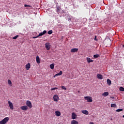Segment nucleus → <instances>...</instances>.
Listing matches in <instances>:
<instances>
[{
    "mask_svg": "<svg viewBox=\"0 0 124 124\" xmlns=\"http://www.w3.org/2000/svg\"><path fill=\"white\" fill-rule=\"evenodd\" d=\"M55 115H56V116H57V117H60V116H61V112H60L59 111H56Z\"/></svg>",
    "mask_w": 124,
    "mask_h": 124,
    "instance_id": "nucleus-15",
    "label": "nucleus"
},
{
    "mask_svg": "<svg viewBox=\"0 0 124 124\" xmlns=\"http://www.w3.org/2000/svg\"><path fill=\"white\" fill-rule=\"evenodd\" d=\"M8 121H9V117H5L2 120L0 121V124H6L8 123Z\"/></svg>",
    "mask_w": 124,
    "mask_h": 124,
    "instance_id": "nucleus-1",
    "label": "nucleus"
},
{
    "mask_svg": "<svg viewBox=\"0 0 124 124\" xmlns=\"http://www.w3.org/2000/svg\"><path fill=\"white\" fill-rule=\"evenodd\" d=\"M123 47H124V45H123Z\"/></svg>",
    "mask_w": 124,
    "mask_h": 124,
    "instance_id": "nucleus-39",
    "label": "nucleus"
},
{
    "mask_svg": "<svg viewBox=\"0 0 124 124\" xmlns=\"http://www.w3.org/2000/svg\"><path fill=\"white\" fill-rule=\"evenodd\" d=\"M20 109L21 110H23V111H27L28 110V109H29V108H28V106H21L20 107Z\"/></svg>",
    "mask_w": 124,
    "mask_h": 124,
    "instance_id": "nucleus-6",
    "label": "nucleus"
},
{
    "mask_svg": "<svg viewBox=\"0 0 124 124\" xmlns=\"http://www.w3.org/2000/svg\"><path fill=\"white\" fill-rule=\"evenodd\" d=\"M36 60L37 63H40V59L39 58V56L36 57Z\"/></svg>",
    "mask_w": 124,
    "mask_h": 124,
    "instance_id": "nucleus-17",
    "label": "nucleus"
},
{
    "mask_svg": "<svg viewBox=\"0 0 124 124\" xmlns=\"http://www.w3.org/2000/svg\"><path fill=\"white\" fill-rule=\"evenodd\" d=\"M55 90H58V88L55 87V88H52V89H51V91H55Z\"/></svg>",
    "mask_w": 124,
    "mask_h": 124,
    "instance_id": "nucleus-30",
    "label": "nucleus"
},
{
    "mask_svg": "<svg viewBox=\"0 0 124 124\" xmlns=\"http://www.w3.org/2000/svg\"><path fill=\"white\" fill-rule=\"evenodd\" d=\"M24 7H31V9L32 6L30 5L25 4L24 5Z\"/></svg>",
    "mask_w": 124,
    "mask_h": 124,
    "instance_id": "nucleus-27",
    "label": "nucleus"
},
{
    "mask_svg": "<svg viewBox=\"0 0 124 124\" xmlns=\"http://www.w3.org/2000/svg\"><path fill=\"white\" fill-rule=\"evenodd\" d=\"M86 60H87V62H88V63H90V62H93V60L91 59V58L89 57H87L86 58Z\"/></svg>",
    "mask_w": 124,
    "mask_h": 124,
    "instance_id": "nucleus-9",
    "label": "nucleus"
},
{
    "mask_svg": "<svg viewBox=\"0 0 124 124\" xmlns=\"http://www.w3.org/2000/svg\"><path fill=\"white\" fill-rule=\"evenodd\" d=\"M38 38V35L36 37H33V39H35V38Z\"/></svg>",
    "mask_w": 124,
    "mask_h": 124,
    "instance_id": "nucleus-34",
    "label": "nucleus"
},
{
    "mask_svg": "<svg viewBox=\"0 0 124 124\" xmlns=\"http://www.w3.org/2000/svg\"><path fill=\"white\" fill-rule=\"evenodd\" d=\"M82 113L83 114H84V115H89V111L87 110H83L82 111Z\"/></svg>",
    "mask_w": 124,
    "mask_h": 124,
    "instance_id": "nucleus-14",
    "label": "nucleus"
},
{
    "mask_svg": "<svg viewBox=\"0 0 124 124\" xmlns=\"http://www.w3.org/2000/svg\"><path fill=\"white\" fill-rule=\"evenodd\" d=\"M48 34H52L53 33V31L52 30H50L47 32Z\"/></svg>",
    "mask_w": 124,
    "mask_h": 124,
    "instance_id": "nucleus-28",
    "label": "nucleus"
},
{
    "mask_svg": "<svg viewBox=\"0 0 124 124\" xmlns=\"http://www.w3.org/2000/svg\"><path fill=\"white\" fill-rule=\"evenodd\" d=\"M45 47L47 51H49V50H50V48H51V45L48 43H46L45 44Z\"/></svg>",
    "mask_w": 124,
    "mask_h": 124,
    "instance_id": "nucleus-4",
    "label": "nucleus"
},
{
    "mask_svg": "<svg viewBox=\"0 0 124 124\" xmlns=\"http://www.w3.org/2000/svg\"><path fill=\"white\" fill-rule=\"evenodd\" d=\"M77 118V115H76V114L74 112H73L72 114V119L73 120H75V119H76Z\"/></svg>",
    "mask_w": 124,
    "mask_h": 124,
    "instance_id": "nucleus-8",
    "label": "nucleus"
},
{
    "mask_svg": "<svg viewBox=\"0 0 124 124\" xmlns=\"http://www.w3.org/2000/svg\"><path fill=\"white\" fill-rule=\"evenodd\" d=\"M46 32H47V31H44L43 32L40 33L39 34V35H38V37H39V36H42V35H44V34H45V33H46Z\"/></svg>",
    "mask_w": 124,
    "mask_h": 124,
    "instance_id": "nucleus-12",
    "label": "nucleus"
},
{
    "mask_svg": "<svg viewBox=\"0 0 124 124\" xmlns=\"http://www.w3.org/2000/svg\"><path fill=\"white\" fill-rule=\"evenodd\" d=\"M54 78H55V77H57V76H56V75L53 77Z\"/></svg>",
    "mask_w": 124,
    "mask_h": 124,
    "instance_id": "nucleus-37",
    "label": "nucleus"
},
{
    "mask_svg": "<svg viewBox=\"0 0 124 124\" xmlns=\"http://www.w3.org/2000/svg\"><path fill=\"white\" fill-rule=\"evenodd\" d=\"M56 76H60L59 73L56 74Z\"/></svg>",
    "mask_w": 124,
    "mask_h": 124,
    "instance_id": "nucleus-35",
    "label": "nucleus"
},
{
    "mask_svg": "<svg viewBox=\"0 0 124 124\" xmlns=\"http://www.w3.org/2000/svg\"><path fill=\"white\" fill-rule=\"evenodd\" d=\"M93 58L96 59L97 58H99V54H95L93 55Z\"/></svg>",
    "mask_w": 124,
    "mask_h": 124,
    "instance_id": "nucleus-24",
    "label": "nucleus"
},
{
    "mask_svg": "<svg viewBox=\"0 0 124 124\" xmlns=\"http://www.w3.org/2000/svg\"><path fill=\"white\" fill-rule=\"evenodd\" d=\"M26 105L27 107H29V108H32V105L31 104V102L30 101H27L26 102Z\"/></svg>",
    "mask_w": 124,
    "mask_h": 124,
    "instance_id": "nucleus-5",
    "label": "nucleus"
},
{
    "mask_svg": "<svg viewBox=\"0 0 124 124\" xmlns=\"http://www.w3.org/2000/svg\"><path fill=\"white\" fill-rule=\"evenodd\" d=\"M8 103L11 110H13V109H14V106H13L12 102H11L10 101H8Z\"/></svg>",
    "mask_w": 124,
    "mask_h": 124,
    "instance_id": "nucleus-3",
    "label": "nucleus"
},
{
    "mask_svg": "<svg viewBox=\"0 0 124 124\" xmlns=\"http://www.w3.org/2000/svg\"><path fill=\"white\" fill-rule=\"evenodd\" d=\"M62 89L64 90L65 91H66L67 90V89L64 86H62Z\"/></svg>",
    "mask_w": 124,
    "mask_h": 124,
    "instance_id": "nucleus-31",
    "label": "nucleus"
},
{
    "mask_svg": "<svg viewBox=\"0 0 124 124\" xmlns=\"http://www.w3.org/2000/svg\"><path fill=\"white\" fill-rule=\"evenodd\" d=\"M89 124H93V122H90Z\"/></svg>",
    "mask_w": 124,
    "mask_h": 124,
    "instance_id": "nucleus-36",
    "label": "nucleus"
},
{
    "mask_svg": "<svg viewBox=\"0 0 124 124\" xmlns=\"http://www.w3.org/2000/svg\"><path fill=\"white\" fill-rule=\"evenodd\" d=\"M97 77L98 79H100L101 80H102V79H103V77H102V75H100L99 74L97 75Z\"/></svg>",
    "mask_w": 124,
    "mask_h": 124,
    "instance_id": "nucleus-13",
    "label": "nucleus"
},
{
    "mask_svg": "<svg viewBox=\"0 0 124 124\" xmlns=\"http://www.w3.org/2000/svg\"><path fill=\"white\" fill-rule=\"evenodd\" d=\"M71 53H75V52H78V48H74L71 49Z\"/></svg>",
    "mask_w": 124,
    "mask_h": 124,
    "instance_id": "nucleus-11",
    "label": "nucleus"
},
{
    "mask_svg": "<svg viewBox=\"0 0 124 124\" xmlns=\"http://www.w3.org/2000/svg\"><path fill=\"white\" fill-rule=\"evenodd\" d=\"M84 99L87 100V102H93V98L91 96H85Z\"/></svg>",
    "mask_w": 124,
    "mask_h": 124,
    "instance_id": "nucleus-2",
    "label": "nucleus"
},
{
    "mask_svg": "<svg viewBox=\"0 0 124 124\" xmlns=\"http://www.w3.org/2000/svg\"><path fill=\"white\" fill-rule=\"evenodd\" d=\"M8 83L10 86H12V82H11V80H10V79L8 80Z\"/></svg>",
    "mask_w": 124,
    "mask_h": 124,
    "instance_id": "nucleus-23",
    "label": "nucleus"
},
{
    "mask_svg": "<svg viewBox=\"0 0 124 124\" xmlns=\"http://www.w3.org/2000/svg\"><path fill=\"white\" fill-rule=\"evenodd\" d=\"M55 66V64L52 63L50 65V68L51 69H54V67Z\"/></svg>",
    "mask_w": 124,
    "mask_h": 124,
    "instance_id": "nucleus-21",
    "label": "nucleus"
},
{
    "mask_svg": "<svg viewBox=\"0 0 124 124\" xmlns=\"http://www.w3.org/2000/svg\"><path fill=\"white\" fill-rule=\"evenodd\" d=\"M123 118H124V115L123 116Z\"/></svg>",
    "mask_w": 124,
    "mask_h": 124,
    "instance_id": "nucleus-38",
    "label": "nucleus"
},
{
    "mask_svg": "<svg viewBox=\"0 0 124 124\" xmlns=\"http://www.w3.org/2000/svg\"><path fill=\"white\" fill-rule=\"evenodd\" d=\"M111 107L116 108L117 107V105L115 104H111Z\"/></svg>",
    "mask_w": 124,
    "mask_h": 124,
    "instance_id": "nucleus-22",
    "label": "nucleus"
},
{
    "mask_svg": "<svg viewBox=\"0 0 124 124\" xmlns=\"http://www.w3.org/2000/svg\"><path fill=\"white\" fill-rule=\"evenodd\" d=\"M19 37V35H17L15 36V37H13V39H17Z\"/></svg>",
    "mask_w": 124,
    "mask_h": 124,
    "instance_id": "nucleus-29",
    "label": "nucleus"
},
{
    "mask_svg": "<svg viewBox=\"0 0 124 124\" xmlns=\"http://www.w3.org/2000/svg\"><path fill=\"white\" fill-rule=\"evenodd\" d=\"M103 96H108L109 95V93L108 92H105L102 94Z\"/></svg>",
    "mask_w": 124,
    "mask_h": 124,
    "instance_id": "nucleus-18",
    "label": "nucleus"
},
{
    "mask_svg": "<svg viewBox=\"0 0 124 124\" xmlns=\"http://www.w3.org/2000/svg\"><path fill=\"white\" fill-rule=\"evenodd\" d=\"M71 124H79V123H78V121L73 120L71 121Z\"/></svg>",
    "mask_w": 124,
    "mask_h": 124,
    "instance_id": "nucleus-16",
    "label": "nucleus"
},
{
    "mask_svg": "<svg viewBox=\"0 0 124 124\" xmlns=\"http://www.w3.org/2000/svg\"><path fill=\"white\" fill-rule=\"evenodd\" d=\"M119 90L121 92H124V88L123 87H120Z\"/></svg>",
    "mask_w": 124,
    "mask_h": 124,
    "instance_id": "nucleus-25",
    "label": "nucleus"
},
{
    "mask_svg": "<svg viewBox=\"0 0 124 124\" xmlns=\"http://www.w3.org/2000/svg\"><path fill=\"white\" fill-rule=\"evenodd\" d=\"M26 68L27 70H29L30 68H31V63H28L26 65Z\"/></svg>",
    "mask_w": 124,
    "mask_h": 124,
    "instance_id": "nucleus-10",
    "label": "nucleus"
},
{
    "mask_svg": "<svg viewBox=\"0 0 124 124\" xmlns=\"http://www.w3.org/2000/svg\"><path fill=\"white\" fill-rule=\"evenodd\" d=\"M107 83L108 84V85H111V84H112V81H111V80L108 79Z\"/></svg>",
    "mask_w": 124,
    "mask_h": 124,
    "instance_id": "nucleus-20",
    "label": "nucleus"
},
{
    "mask_svg": "<svg viewBox=\"0 0 124 124\" xmlns=\"http://www.w3.org/2000/svg\"><path fill=\"white\" fill-rule=\"evenodd\" d=\"M94 40L97 41V39H96V36H95Z\"/></svg>",
    "mask_w": 124,
    "mask_h": 124,
    "instance_id": "nucleus-33",
    "label": "nucleus"
},
{
    "mask_svg": "<svg viewBox=\"0 0 124 124\" xmlns=\"http://www.w3.org/2000/svg\"><path fill=\"white\" fill-rule=\"evenodd\" d=\"M60 76L62 75V71H60L59 73H58Z\"/></svg>",
    "mask_w": 124,
    "mask_h": 124,
    "instance_id": "nucleus-32",
    "label": "nucleus"
},
{
    "mask_svg": "<svg viewBox=\"0 0 124 124\" xmlns=\"http://www.w3.org/2000/svg\"><path fill=\"white\" fill-rule=\"evenodd\" d=\"M123 109L122 108H119L118 109L116 110V112H122V111H123Z\"/></svg>",
    "mask_w": 124,
    "mask_h": 124,
    "instance_id": "nucleus-26",
    "label": "nucleus"
},
{
    "mask_svg": "<svg viewBox=\"0 0 124 124\" xmlns=\"http://www.w3.org/2000/svg\"><path fill=\"white\" fill-rule=\"evenodd\" d=\"M60 11H61V7H57L56 8V12H57V13H60Z\"/></svg>",
    "mask_w": 124,
    "mask_h": 124,
    "instance_id": "nucleus-19",
    "label": "nucleus"
},
{
    "mask_svg": "<svg viewBox=\"0 0 124 124\" xmlns=\"http://www.w3.org/2000/svg\"><path fill=\"white\" fill-rule=\"evenodd\" d=\"M53 98L54 101H58V100H59V98L58 95H54Z\"/></svg>",
    "mask_w": 124,
    "mask_h": 124,
    "instance_id": "nucleus-7",
    "label": "nucleus"
}]
</instances>
